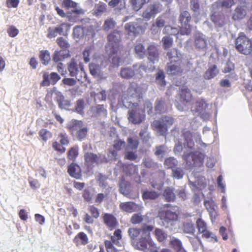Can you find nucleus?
I'll return each mask as SVG.
<instances>
[{"mask_svg":"<svg viewBox=\"0 0 252 252\" xmlns=\"http://www.w3.org/2000/svg\"><path fill=\"white\" fill-rule=\"evenodd\" d=\"M147 89L146 84H131L126 93L122 97L123 105L129 108L128 112V119L134 124L142 123L145 119V115L141 105L140 94L145 92Z\"/></svg>","mask_w":252,"mask_h":252,"instance_id":"f257e3e1","label":"nucleus"},{"mask_svg":"<svg viewBox=\"0 0 252 252\" xmlns=\"http://www.w3.org/2000/svg\"><path fill=\"white\" fill-rule=\"evenodd\" d=\"M195 135L199 137L197 134H194L193 136L190 133H187L185 136V143L184 147L185 148H189V150L184 152L183 158L189 165L200 167L203 164L204 155L199 152H193V148L194 146L193 139Z\"/></svg>","mask_w":252,"mask_h":252,"instance_id":"f03ea898","label":"nucleus"},{"mask_svg":"<svg viewBox=\"0 0 252 252\" xmlns=\"http://www.w3.org/2000/svg\"><path fill=\"white\" fill-rule=\"evenodd\" d=\"M153 229V226L150 225L144 226L142 228L140 238L136 242H133V246L136 249L147 252L155 245L150 237V232Z\"/></svg>","mask_w":252,"mask_h":252,"instance_id":"7ed1b4c3","label":"nucleus"},{"mask_svg":"<svg viewBox=\"0 0 252 252\" xmlns=\"http://www.w3.org/2000/svg\"><path fill=\"white\" fill-rule=\"evenodd\" d=\"M179 214V208L177 206H170L159 213L161 225L166 227H169L174 225L178 220Z\"/></svg>","mask_w":252,"mask_h":252,"instance_id":"20e7f679","label":"nucleus"},{"mask_svg":"<svg viewBox=\"0 0 252 252\" xmlns=\"http://www.w3.org/2000/svg\"><path fill=\"white\" fill-rule=\"evenodd\" d=\"M148 23L143 19H139L136 21L126 23L125 25V29L129 35L134 37L136 35L144 33L147 29Z\"/></svg>","mask_w":252,"mask_h":252,"instance_id":"39448f33","label":"nucleus"},{"mask_svg":"<svg viewBox=\"0 0 252 252\" xmlns=\"http://www.w3.org/2000/svg\"><path fill=\"white\" fill-rule=\"evenodd\" d=\"M174 122V119L172 118L164 116L159 120H155L152 126L159 135L164 136L167 131L168 127L172 125Z\"/></svg>","mask_w":252,"mask_h":252,"instance_id":"423d86ee","label":"nucleus"},{"mask_svg":"<svg viewBox=\"0 0 252 252\" xmlns=\"http://www.w3.org/2000/svg\"><path fill=\"white\" fill-rule=\"evenodd\" d=\"M236 48L238 51L244 55H249L252 51V42L244 33H240L236 38Z\"/></svg>","mask_w":252,"mask_h":252,"instance_id":"0eeeda50","label":"nucleus"},{"mask_svg":"<svg viewBox=\"0 0 252 252\" xmlns=\"http://www.w3.org/2000/svg\"><path fill=\"white\" fill-rule=\"evenodd\" d=\"M121 230L117 229L114 235L111 236V241H105V246L107 252H120L121 250L116 248L114 245L118 247H122Z\"/></svg>","mask_w":252,"mask_h":252,"instance_id":"6e6552de","label":"nucleus"},{"mask_svg":"<svg viewBox=\"0 0 252 252\" xmlns=\"http://www.w3.org/2000/svg\"><path fill=\"white\" fill-rule=\"evenodd\" d=\"M121 32L115 30L108 35V44L106 46L107 51L111 50L113 53L119 50L121 42Z\"/></svg>","mask_w":252,"mask_h":252,"instance_id":"1a4fd4ad","label":"nucleus"},{"mask_svg":"<svg viewBox=\"0 0 252 252\" xmlns=\"http://www.w3.org/2000/svg\"><path fill=\"white\" fill-rule=\"evenodd\" d=\"M68 64V70L72 77H75L78 81L86 74L81 64L78 65L74 59L72 58Z\"/></svg>","mask_w":252,"mask_h":252,"instance_id":"9d476101","label":"nucleus"},{"mask_svg":"<svg viewBox=\"0 0 252 252\" xmlns=\"http://www.w3.org/2000/svg\"><path fill=\"white\" fill-rule=\"evenodd\" d=\"M191 19V16L187 11L181 12L179 20L182 27L180 28V32L182 35H188L190 33V28L188 24Z\"/></svg>","mask_w":252,"mask_h":252,"instance_id":"9b49d317","label":"nucleus"},{"mask_svg":"<svg viewBox=\"0 0 252 252\" xmlns=\"http://www.w3.org/2000/svg\"><path fill=\"white\" fill-rule=\"evenodd\" d=\"M161 9V5L159 3L155 2L152 4H149L143 12L142 16L148 21L157 13L159 12Z\"/></svg>","mask_w":252,"mask_h":252,"instance_id":"f8f14e48","label":"nucleus"},{"mask_svg":"<svg viewBox=\"0 0 252 252\" xmlns=\"http://www.w3.org/2000/svg\"><path fill=\"white\" fill-rule=\"evenodd\" d=\"M60 76L57 73L45 72L43 75V81L41 85L43 86H48L50 84H55L60 79Z\"/></svg>","mask_w":252,"mask_h":252,"instance_id":"ddd939ff","label":"nucleus"},{"mask_svg":"<svg viewBox=\"0 0 252 252\" xmlns=\"http://www.w3.org/2000/svg\"><path fill=\"white\" fill-rule=\"evenodd\" d=\"M120 208L123 211L131 213L140 210L142 207L133 202H127L121 203L120 204Z\"/></svg>","mask_w":252,"mask_h":252,"instance_id":"4468645a","label":"nucleus"},{"mask_svg":"<svg viewBox=\"0 0 252 252\" xmlns=\"http://www.w3.org/2000/svg\"><path fill=\"white\" fill-rule=\"evenodd\" d=\"M62 5L67 9L73 8L72 12L77 15H82L85 13L81 8L77 6L78 3L72 0H63Z\"/></svg>","mask_w":252,"mask_h":252,"instance_id":"2eb2a0df","label":"nucleus"},{"mask_svg":"<svg viewBox=\"0 0 252 252\" xmlns=\"http://www.w3.org/2000/svg\"><path fill=\"white\" fill-rule=\"evenodd\" d=\"M179 94L181 102L189 103L192 100V96L191 91L187 86L182 87L179 91Z\"/></svg>","mask_w":252,"mask_h":252,"instance_id":"dca6fc26","label":"nucleus"},{"mask_svg":"<svg viewBox=\"0 0 252 252\" xmlns=\"http://www.w3.org/2000/svg\"><path fill=\"white\" fill-rule=\"evenodd\" d=\"M85 165L89 168H92L97 164L98 158L96 154L87 152L84 155Z\"/></svg>","mask_w":252,"mask_h":252,"instance_id":"f3484780","label":"nucleus"},{"mask_svg":"<svg viewBox=\"0 0 252 252\" xmlns=\"http://www.w3.org/2000/svg\"><path fill=\"white\" fill-rule=\"evenodd\" d=\"M148 51V60L155 63L158 61V53L156 46L154 44H150L147 47Z\"/></svg>","mask_w":252,"mask_h":252,"instance_id":"a211bd4d","label":"nucleus"},{"mask_svg":"<svg viewBox=\"0 0 252 252\" xmlns=\"http://www.w3.org/2000/svg\"><path fill=\"white\" fill-rule=\"evenodd\" d=\"M103 218L105 224L110 230H112L117 227L118 222L115 217L112 215L105 214Z\"/></svg>","mask_w":252,"mask_h":252,"instance_id":"6ab92c4d","label":"nucleus"},{"mask_svg":"<svg viewBox=\"0 0 252 252\" xmlns=\"http://www.w3.org/2000/svg\"><path fill=\"white\" fill-rule=\"evenodd\" d=\"M194 45L198 49H205L207 47V41L205 35L200 33H196L194 36Z\"/></svg>","mask_w":252,"mask_h":252,"instance_id":"aec40b11","label":"nucleus"},{"mask_svg":"<svg viewBox=\"0 0 252 252\" xmlns=\"http://www.w3.org/2000/svg\"><path fill=\"white\" fill-rule=\"evenodd\" d=\"M134 51L135 55L139 59H142L146 56L147 49L141 40H136Z\"/></svg>","mask_w":252,"mask_h":252,"instance_id":"412c9836","label":"nucleus"},{"mask_svg":"<svg viewBox=\"0 0 252 252\" xmlns=\"http://www.w3.org/2000/svg\"><path fill=\"white\" fill-rule=\"evenodd\" d=\"M166 57L170 63H179L182 55L176 49L174 48L167 52Z\"/></svg>","mask_w":252,"mask_h":252,"instance_id":"4be33fe9","label":"nucleus"},{"mask_svg":"<svg viewBox=\"0 0 252 252\" xmlns=\"http://www.w3.org/2000/svg\"><path fill=\"white\" fill-rule=\"evenodd\" d=\"M69 57L70 54L68 50H56L53 55V60L55 62H60Z\"/></svg>","mask_w":252,"mask_h":252,"instance_id":"5701e85b","label":"nucleus"},{"mask_svg":"<svg viewBox=\"0 0 252 252\" xmlns=\"http://www.w3.org/2000/svg\"><path fill=\"white\" fill-rule=\"evenodd\" d=\"M207 107V104L206 101L203 99L199 98L193 105L191 110L196 113H200L204 111Z\"/></svg>","mask_w":252,"mask_h":252,"instance_id":"b1692460","label":"nucleus"},{"mask_svg":"<svg viewBox=\"0 0 252 252\" xmlns=\"http://www.w3.org/2000/svg\"><path fill=\"white\" fill-rule=\"evenodd\" d=\"M68 173L72 177L79 179L81 177L80 167L74 163L70 164L68 167Z\"/></svg>","mask_w":252,"mask_h":252,"instance_id":"393cba45","label":"nucleus"},{"mask_svg":"<svg viewBox=\"0 0 252 252\" xmlns=\"http://www.w3.org/2000/svg\"><path fill=\"white\" fill-rule=\"evenodd\" d=\"M246 9L244 6H238L235 9L232 18L234 20L243 19L246 15Z\"/></svg>","mask_w":252,"mask_h":252,"instance_id":"a878e982","label":"nucleus"},{"mask_svg":"<svg viewBox=\"0 0 252 252\" xmlns=\"http://www.w3.org/2000/svg\"><path fill=\"white\" fill-rule=\"evenodd\" d=\"M166 71L169 74H176L182 72L179 63H168L166 67Z\"/></svg>","mask_w":252,"mask_h":252,"instance_id":"bb28decb","label":"nucleus"},{"mask_svg":"<svg viewBox=\"0 0 252 252\" xmlns=\"http://www.w3.org/2000/svg\"><path fill=\"white\" fill-rule=\"evenodd\" d=\"M73 242L77 246L79 244L85 245L88 242V238L87 235L84 232H79L74 238Z\"/></svg>","mask_w":252,"mask_h":252,"instance_id":"cd10ccee","label":"nucleus"},{"mask_svg":"<svg viewBox=\"0 0 252 252\" xmlns=\"http://www.w3.org/2000/svg\"><path fill=\"white\" fill-rule=\"evenodd\" d=\"M109 53V60L115 66H118L123 63L121 59L117 56L118 51L113 53L111 50L107 51Z\"/></svg>","mask_w":252,"mask_h":252,"instance_id":"c85d7f7f","label":"nucleus"},{"mask_svg":"<svg viewBox=\"0 0 252 252\" xmlns=\"http://www.w3.org/2000/svg\"><path fill=\"white\" fill-rule=\"evenodd\" d=\"M159 193L158 192L148 189L143 190L142 198L144 200H153L158 197Z\"/></svg>","mask_w":252,"mask_h":252,"instance_id":"c756f323","label":"nucleus"},{"mask_svg":"<svg viewBox=\"0 0 252 252\" xmlns=\"http://www.w3.org/2000/svg\"><path fill=\"white\" fill-rule=\"evenodd\" d=\"M163 195L167 201H173L176 198L173 188L171 187L167 188L164 190Z\"/></svg>","mask_w":252,"mask_h":252,"instance_id":"7c9ffc66","label":"nucleus"},{"mask_svg":"<svg viewBox=\"0 0 252 252\" xmlns=\"http://www.w3.org/2000/svg\"><path fill=\"white\" fill-rule=\"evenodd\" d=\"M219 71L217 69V66L215 65H213L212 67H209L204 74V78L206 79H211L215 77Z\"/></svg>","mask_w":252,"mask_h":252,"instance_id":"2f4dec72","label":"nucleus"},{"mask_svg":"<svg viewBox=\"0 0 252 252\" xmlns=\"http://www.w3.org/2000/svg\"><path fill=\"white\" fill-rule=\"evenodd\" d=\"M106 4L103 3L96 4L93 10V14L96 16L101 15L102 13L106 11Z\"/></svg>","mask_w":252,"mask_h":252,"instance_id":"473e14b6","label":"nucleus"},{"mask_svg":"<svg viewBox=\"0 0 252 252\" xmlns=\"http://www.w3.org/2000/svg\"><path fill=\"white\" fill-rule=\"evenodd\" d=\"M133 68L135 71V76L137 77H142L147 70L146 66L142 64H135L133 66Z\"/></svg>","mask_w":252,"mask_h":252,"instance_id":"72a5a7b5","label":"nucleus"},{"mask_svg":"<svg viewBox=\"0 0 252 252\" xmlns=\"http://www.w3.org/2000/svg\"><path fill=\"white\" fill-rule=\"evenodd\" d=\"M83 127V123L80 121L72 120L69 125V128L72 133L77 132Z\"/></svg>","mask_w":252,"mask_h":252,"instance_id":"f704fd0d","label":"nucleus"},{"mask_svg":"<svg viewBox=\"0 0 252 252\" xmlns=\"http://www.w3.org/2000/svg\"><path fill=\"white\" fill-rule=\"evenodd\" d=\"M120 74L122 77L129 79L135 76V71L133 68L125 67L121 69Z\"/></svg>","mask_w":252,"mask_h":252,"instance_id":"c9c22d12","label":"nucleus"},{"mask_svg":"<svg viewBox=\"0 0 252 252\" xmlns=\"http://www.w3.org/2000/svg\"><path fill=\"white\" fill-rule=\"evenodd\" d=\"M47 37L49 38H54L58 34H61L63 32V29L61 27H58L55 28H49L48 30Z\"/></svg>","mask_w":252,"mask_h":252,"instance_id":"e433bc0d","label":"nucleus"},{"mask_svg":"<svg viewBox=\"0 0 252 252\" xmlns=\"http://www.w3.org/2000/svg\"><path fill=\"white\" fill-rule=\"evenodd\" d=\"M142 94H140V99L141 100V105L140 106V108L142 107L143 108L144 112L145 111H146L147 112L150 114L152 111V103L148 100L144 101L141 96Z\"/></svg>","mask_w":252,"mask_h":252,"instance_id":"4c0bfd02","label":"nucleus"},{"mask_svg":"<svg viewBox=\"0 0 252 252\" xmlns=\"http://www.w3.org/2000/svg\"><path fill=\"white\" fill-rule=\"evenodd\" d=\"M211 20L214 23L215 25L218 27H222L225 24L224 18L223 16H217L215 13L211 15Z\"/></svg>","mask_w":252,"mask_h":252,"instance_id":"58836bf2","label":"nucleus"},{"mask_svg":"<svg viewBox=\"0 0 252 252\" xmlns=\"http://www.w3.org/2000/svg\"><path fill=\"white\" fill-rule=\"evenodd\" d=\"M116 25V22L113 18H108L105 20L102 28L104 31H108L114 28Z\"/></svg>","mask_w":252,"mask_h":252,"instance_id":"ea45409f","label":"nucleus"},{"mask_svg":"<svg viewBox=\"0 0 252 252\" xmlns=\"http://www.w3.org/2000/svg\"><path fill=\"white\" fill-rule=\"evenodd\" d=\"M163 33L164 34L171 35H177L179 34L182 35L180 32V29H179L178 28L173 27L169 25L164 27Z\"/></svg>","mask_w":252,"mask_h":252,"instance_id":"a19ab883","label":"nucleus"},{"mask_svg":"<svg viewBox=\"0 0 252 252\" xmlns=\"http://www.w3.org/2000/svg\"><path fill=\"white\" fill-rule=\"evenodd\" d=\"M149 0H130V2L134 10L138 11L142 7L144 4L148 3Z\"/></svg>","mask_w":252,"mask_h":252,"instance_id":"79ce46f5","label":"nucleus"},{"mask_svg":"<svg viewBox=\"0 0 252 252\" xmlns=\"http://www.w3.org/2000/svg\"><path fill=\"white\" fill-rule=\"evenodd\" d=\"M39 58L42 63L47 65L51 59L50 53L47 50L41 51Z\"/></svg>","mask_w":252,"mask_h":252,"instance_id":"37998d69","label":"nucleus"},{"mask_svg":"<svg viewBox=\"0 0 252 252\" xmlns=\"http://www.w3.org/2000/svg\"><path fill=\"white\" fill-rule=\"evenodd\" d=\"M164 78V72L161 70H158L156 74V82L161 87H164L166 84Z\"/></svg>","mask_w":252,"mask_h":252,"instance_id":"c03bdc74","label":"nucleus"},{"mask_svg":"<svg viewBox=\"0 0 252 252\" xmlns=\"http://www.w3.org/2000/svg\"><path fill=\"white\" fill-rule=\"evenodd\" d=\"M201 233L202 234V237L206 239L208 241L212 242H217L218 241L216 236L214 233H211L207 230Z\"/></svg>","mask_w":252,"mask_h":252,"instance_id":"a18cd8bd","label":"nucleus"},{"mask_svg":"<svg viewBox=\"0 0 252 252\" xmlns=\"http://www.w3.org/2000/svg\"><path fill=\"white\" fill-rule=\"evenodd\" d=\"M234 3L235 0H219L218 3L214 4L212 7L214 8L218 5V4H220L222 7L229 8L233 5Z\"/></svg>","mask_w":252,"mask_h":252,"instance_id":"49530a36","label":"nucleus"},{"mask_svg":"<svg viewBox=\"0 0 252 252\" xmlns=\"http://www.w3.org/2000/svg\"><path fill=\"white\" fill-rule=\"evenodd\" d=\"M161 42H162L163 48L167 49L172 46L173 43V39L169 36H165L162 38Z\"/></svg>","mask_w":252,"mask_h":252,"instance_id":"de8ad7c7","label":"nucleus"},{"mask_svg":"<svg viewBox=\"0 0 252 252\" xmlns=\"http://www.w3.org/2000/svg\"><path fill=\"white\" fill-rule=\"evenodd\" d=\"M120 191L125 196H128L130 192L129 186L124 182H122L120 184Z\"/></svg>","mask_w":252,"mask_h":252,"instance_id":"09e8293b","label":"nucleus"},{"mask_svg":"<svg viewBox=\"0 0 252 252\" xmlns=\"http://www.w3.org/2000/svg\"><path fill=\"white\" fill-rule=\"evenodd\" d=\"M155 235L159 242H163L167 237V234L160 229H156L155 231Z\"/></svg>","mask_w":252,"mask_h":252,"instance_id":"8fccbe9b","label":"nucleus"},{"mask_svg":"<svg viewBox=\"0 0 252 252\" xmlns=\"http://www.w3.org/2000/svg\"><path fill=\"white\" fill-rule=\"evenodd\" d=\"M90 71L91 74L94 76H98L100 73V66L94 63H91L89 66Z\"/></svg>","mask_w":252,"mask_h":252,"instance_id":"3c124183","label":"nucleus"},{"mask_svg":"<svg viewBox=\"0 0 252 252\" xmlns=\"http://www.w3.org/2000/svg\"><path fill=\"white\" fill-rule=\"evenodd\" d=\"M141 229L136 228H129L128 230V233L130 238L134 240L140 234H141Z\"/></svg>","mask_w":252,"mask_h":252,"instance_id":"603ef678","label":"nucleus"},{"mask_svg":"<svg viewBox=\"0 0 252 252\" xmlns=\"http://www.w3.org/2000/svg\"><path fill=\"white\" fill-rule=\"evenodd\" d=\"M39 135L43 141H46L52 137L51 133L46 129H41L39 131Z\"/></svg>","mask_w":252,"mask_h":252,"instance_id":"864d4df0","label":"nucleus"},{"mask_svg":"<svg viewBox=\"0 0 252 252\" xmlns=\"http://www.w3.org/2000/svg\"><path fill=\"white\" fill-rule=\"evenodd\" d=\"M96 114L97 116H101L102 117H106L107 115V110L104 107L103 105H98L96 106Z\"/></svg>","mask_w":252,"mask_h":252,"instance_id":"5fc2aeb1","label":"nucleus"},{"mask_svg":"<svg viewBox=\"0 0 252 252\" xmlns=\"http://www.w3.org/2000/svg\"><path fill=\"white\" fill-rule=\"evenodd\" d=\"M73 34L75 38H80L84 35V30L81 26H76L73 29Z\"/></svg>","mask_w":252,"mask_h":252,"instance_id":"6e6d98bb","label":"nucleus"},{"mask_svg":"<svg viewBox=\"0 0 252 252\" xmlns=\"http://www.w3.org/2000/svg\"><path fill=\"white\" fill-rule=\"evenodd\" d=\"M177 160L174 158H166L164 161V165L167 168H173L177 164Z\"/></svg>","mask_w":252,"mask_h":252,"instance_id":"4d7b16f0","label":"nucleus"},{"mask_svg":"<svg viewBox=\"0 0 252 252\" xmlns=\"http://www.w3.org/2000/svg\"><path fill=\"white\" fill-rule=\"evenodd\" d=\"M78 155V149L75 147L71 148L68 152V158L73 161L75 160Z\"/></svg>","mask_w":252,"mask_h":252,"instance_id":"13d9d810","label":"nucleus"},{"mask_svg":"<svg viewBox=\"0 0 252 252\" xmlns=\"http://www.w3.org/2000/svg\"><path fill=\"white\" fill-rule=\"evenodd\" d=\"M169 244L175 251L179 249L182 246L181 242L179 239L174 237L170 240Z\"/></svg>","mask_w":252,"mask_h":252,"instance_id":"bf43d9fd","label":"nucleus"},{"mask_svg":"<svg viewBox=\"0 0 252 252\" xmlns=\"http://www.w3.org/2000/svg\"><path fill=\"white\" fill-rule=\"evenodd\" d=\"M184 231L185 233L193 234L195 232V228L191 222H187L184 225Z\"/></svg>","mask_w":252,"mask_h":252,"instance_id":"052dcab7","label":"nucleus"},{"mask_svg":"<svg viewBox=\"0 0 252 252\" xmlns=\"http://www.w3.org/2000/svg\"><path fill=\"white\" fill-rule=\"evenodd\" d=\"M7 32L9 36L11 37L16 36L19 33L18 29L13 26H9L7 30Z\"/></svg>","mask_w":252,"mask_h":252,"instance_id":"680f3d73","label":"nucleus"},{"mask_svg":"<svg viewBox=\"0 0 252 252\" xmlns=\"http://www.w3.org/2000/svg\"><path fill=\"white\" fill-rule=\"evenodd\" d=\"M155 111L157 113L164 111V102L162 100L157 99L155 103Z\"/></svg>","mask_w":252,"mask_h":252,"instance_id":"e2e57ef3","label":"nucleus"},{"mask_svg":"<svg viewBox=\"0 0 252 252\" xmlns=\"http://www.w3.org/2000/svg\"><path fill=\"white\" fill-rule=\"evenodd\" d=\"M143 220V217L140 214H134L132 216L130 221L133 224H138L141 222Z\"/></svg>","mask_w":252,"mask_h":252,"instance_id":"0e129e2a","label":"nucleus"},{"mask_svg":"<svg viewBox=\"0 0 252 252\" xmlns=\"http://www.w3.org/2000/svg\"><path fill=\"white\" fill-rule=\"evenodd\" d=\"M196 225L199 233L206 230V223L201 219H198L196 220Z\"/></svg>","mask_w":252,"mask_h":252,"instance_id":"69168bd1","label":"nucleus"},{"mask_svg":"<svg viewBox=\"0 0 252 252\" xmlns=\"http://www.w3.org/2000/svg\"><path fill=\"white\" fill-rule=\"evenodd\" d=\"M127 143L128 147L132 149H135L137 148L139 142L136 139H133L128 137L127 139Z\"/></svg>","mask_w":252,"mask_h":252,"instance_id":"338daca9","label":"nucleus"},{"mask_svg":"<svg viewBox=\"0 0 252 252\" xmlns=\"http://www.w3.org/2000/svg\"><path fill=\"white\" fill-rule=\"evenodd\" d=\"M57 42L59 46L62 49L68 48L69 46V44L67 42L66 40H65L63 37H60L57 39Z\"/></svg>","mask_w":252,"mask_h":252,"instance_id":"774afa93","label":"nucleus"}]
</instances>
